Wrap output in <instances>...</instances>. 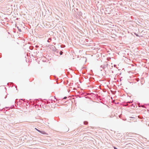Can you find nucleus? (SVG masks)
<instances>
[{"label":"nucleus","instance_id":"nucleus-29","mask_svg":"<svg viewBox=\"0 0 149 149\" xmlns=\"http://www.w3.org/2000/svg\"><path fill=\"white\" fill-rule=\"evenodd\" d=\"M17 100H15V102H16V101Z\"/></svg>","mask_w":149,"mask_h":149},{"label":"nucleus","instance_id":"nucleus-2","mask_svg":"<svg viewBox=\"0 0 149 149\" xmlns=\"http://www.w3.org/2000/svg\"><path fill=\"white\" fill-rule=\"evenodd\" d=\"M134 43L131 44V56H133V54L135 56L137 55V52H138L137 47L136 46H134Z\"/></svg>","mask_w":149,"mask_h":149},{"label":"nucleus","instance_id":"nucleus-28","mask_svg":"<svg viewBox=\"0 0 149 149\" xmlns=\"http://www.w3.org/2000/svg\"><path fill=\"white\" fill-rule=\"evenodd\" d=\"M81 13H80L79 14V15H81Z\"/></svg>","mask_w":149,"mask_h":149},{"label":"nucleus","instance_id":"nucleus-17","mask_svg":"<svg viewBox=\"0 0 149 149\" xmlns=\"http://www.w3.org/2000/svg\"><path fill=\"white\" fill-rule=\"evenodd\" d=\"M134 77V76L133 75L131 76V80L132 79H133V78Z\"/></svg>","mask_w":149,"mask_h":149},{"label":"nucleus","instance_id":"nucleus-3","mask_svg":"<svg viewBox=\"0 0 149 149\" xmlns=\"http://www.w3.org/2000/svg\"><path fill=\"white\" fill-rule=\"evenodd\" d=\"M139 32V31H138L137 32L132 31L131 32V39H132L133 40H134L135 37L141 36H140L138 34Z\"/></svg>","mask_w":149,"mask_h":149},{"label":"nucleus","instance_id":"nucleus-8","mask_svg":"<svg viewBox=\"0 0 149 149\" xmlns=\"http://www.w3.org/2000/svg\"><path fill=\"white\" fill-rule=\"evenodd\" d=\"M105 68V66L104 65H102L100 66V70L102 71L103 70H104Z\"/></svg>","mask_w":149,"mask_h":149},{"label":"nucleus","instance_id":"nucleus-9","mask_svg":"<svg viewBox=\"0 0 149 149\" xmlns=\"http://www.w3.org/2000/svg\"><path fill=\"white\" fill-rule=\"evenodd\" d=\"M33 103L35 104V103L38 105V104H40L41 102V101L38 100H35V101H33Z\"/></svg>","mask_w":149,"mask_h":149},{"label":"nucleus","instance_id":"nucleus-4","mask_svg":"<svg viewBox=\"0 0 149 149\" xmlns=\"http://www.w3.org/2000/svg\"><path fill=\"white\" fill-rule=\"evenodd\" d=\"M138 118H137V116L135 117L131 116V121L132 120L133 122H137ZM132 121H131V123Z\"/></svg>","mask_w":149,"mask_h":149},{"label":"nucleus","instance_id":"nucleus-5","mask_svg":"<svg viewBox=\"0 0 149 149\" xmlns=\"http://www.w3.org/2000/svg\"><path fill=\"white\" fill-rule=\"evenodd\" d=\"M131 65L133 67V68L132 69V70H131V73H134V72L135 71V70H136V65H134L133 64H131Z\"/></svg>","mask_w":149,"mask_h":149},{"label":"nucleus","instance_id":"nucleus-14","mask_svg":"<svg viewBox=\"0 0 149 149\" xmlns=\"http://www.w3.org/2000/svg\"><path fill=\"white\" fill-rule=\"evenodd\" d=\"M88 122L87 121H84V124L85 125H87L88 124Z\"/></svg>","mask_w":149,"mask_h":149},{"label":"nucleus","instance_id":"nucleus-30","mask_svg":"<svg viewBox=\"0 0 149 149\" xmlns=\"http://www.w3.org/2000/svg\"><path fill=\"white\" fill-rule=\"evenodd\" d=\"M116 66V65H114V67H115V66Z\"/></svg>","mask_w":149,"mask_h":149},{"label":"nucleus","instance_id":"nucleus-20","mask_svg":"<svg viewBox=\"0 0 149 149\" xmlns=\"http://www.w3.org/2000/svg\"><path fill=\"white\" fill-rule=\"evenodd\" d=\"M18 30L20 32H21V29H18Z\"/></svg>","mask_w":149,"mask_h":149},{"label":"nucleus","instance_id":"nucleus-22","mask_svg":"<svg viewBox=\"0 0 149 149\" xmlns=\"http://www.w3.org/2000/svg\"><path fill=\"white\" fill-rule=\"evenodd\" d=\"M114 149H118L116 147H114Z\"/></svg>","mask_w":149,"mask_h":149},{"label":"nucleus","instance_id":"nucleus-18","mask_svg":"<svg viewBox=\"0 0 149 149\" xmlns=\"http://www.w3.org/2000/svg\"><path fill=\"white\" fill-rule=\"evenodd\" d=\"M54 99L56 100V101H55V100H53V101H54V102H56L57 101V100L56 99V98L55 96L54 97Z\"/></svg>","mask_w":149,"mask_h":149},{"label":"nucleus","instance_id":"nucleus-16","mask_svg":"<svg viewBox=\"0 0 149 149\" xmlns=\"http://www.w3.org/2000/svg\"><path fill=\"white\" fill-rule=\"evenodd\" d=\"M63 53V52L62 51H60V55H62Z\"/></svg>","mask_w":149,"mask_h":149},{"label":"nucleus","instance_id":"nucleus-10","mask_svg":"<svg viewBox=\"0 0 149 149\" xmlns=\"http://www.w3.org/2000/svg\"><path fill=\"white\" fill-rule=\"evenodd\" d=\"M35 129L38 132L40 133H41L43 134H46V132H45L43 131H41L36 128H35Z\"/></svg>","mask_w":149,"mask_h":149},{"label":"nucleus","instance_id":"nucleus-21","mask_svg":"<svg viewBox=\"0 0 149 149\" xmlns=\"http://www.w3.org/2000/svg\"><path fill=\"white\" fill-rule=\"evenodd\" d=\"M121 115H120L119 116V117L120 118H121Z\"/></svg>","mask_w":149,"mask_h":149},{"label":"nucleus","instance_id":"nucleus-12","mask_svg":"<svg viewBox=\"0 0 149 149\" xmlns=\"http://www.w3.org/2000/svg\"><path fill=\"white\" fill-rule=\"evenodd\" d=\"M132 102L131 101V109H134L135 108L136 105H134V104H132Z\"/></svg>","mask_w":149,"mask_h":149},{"label":"nucleus","instance_id":"nucleus-23","mask_svg":"<svg viewBox=\"0 0 149 149\" xmlns=\"http://www.w3.org/2000/svg\"><path fill=\"white\" fill-rule=\"evenodd\" d=\"M36 48H38V45H36Z\"/></svg>","mask_w":149,"mask_h":149},{"label":"nucleus","instance_id":"nucleus-11","mask_svg":"<svg viewBox=\"0 0 149 149\" xmlns=\"http://www.w3.org/2000/svg\"><path fill=\"white\" fill-rule=\"evenodd\" d=\"M131 145H132L133 146H134L133 145V144H132V143H133L134 144V145L135 146H136V145L133 142H135L133 141V140H134L135 141H136L134 139H133V138H131Z\"/></svg>","mask_w":149,"mask_h":149},{"label":"nucleus","instance_id":"nucleus-13","mask_svg":"<svg viewBox=\"0 0 149 149\" xmlns=\"http://www.w3.org/2000/svg\"><path fill=\"white\" fill-rule=\"evenodd\" d=\"M122 119L123 120H127V121L129 122H130V119H127V118H126L125 119H123V118H122Z\"/></svg>","mask_w":149,"mask_h":149},{"label":"nucleus","instance_id":"nucleus-25","mask_svg":"<svg viewBox=\"0 0 149 149\" xmlns=\"http://www.w3.org/2000/svg\"><path fill=\"white\" fill-rule=\"evenodd\" d=\"M127 94L128 95V96H129L130 97V95H128V94H127Z\"/></svg>","mask_w":149,"mask_h":149},{"label":"nucleus","instance_id":"nucleus-19","mask_svg":"<svg viewBox=\"0 0 149 149\" xmlns=\"http://www.w3.org/2000/svg\"><path fill=\"white\" fill-rule=\"evenodd\" d=\"M67 98V97H65L63 98V99H65Z\"/></svg>","mask_w":149,"mask_h":149},{"label":"nucleus","instance_id":"nucleus-1","mask_svg":"<svg viewBox=\"0 0 149 149\" xmlns=\"http://www.w3.org/2000/svg\"><path fill=\"white\" fill-rule=\"evenodd\" d=\"M137 0H131V30L132 31L137 32L139 31L138 28L137 27V24L136 22L137 21V17L136 15L135 11L136 10L133 8H132V4L134 5V1Z\"/></svg>","mask_w":149,"mask_h":149},{"label":"nucleus","instance_id":"nucleus-24","mask_svg":"<svg viewBox=\"0 0 149 149\" xmlns=\"http://www.w3.org/2000/svg\"><path fill=\"white\" fill-rule=\"evenodd\" d=\"M143 33H144V31H142L141 33H143Z\"/></svg>","mask_w":149,"mask_h":149},{"label":"nucleus","instance_id":"nucleus-27","mask_svg":"<svg viewBox=\"0 0 149 149\" xmlns=\"http://www.w3.org/2000/svg\"><path fill=\"white\" fill-rule=\"evenodd\" d=\"M7 95H6V96L5 97V98H6V97H7Z\"/></svg>","mask_w":149,"mask_h":149},{"label":"nucleus","instance_id":"nucleus-32","mask_svg":"<svg viewBox=\"0 0 149 149\" xmlns=\"http://www.w3.org/2000/svg\"><path fill=\"white\" fill-rule=\"evenodd\" d=\"M21 100H23L22 99H21Z\"/></svg>","mask_w":149,"mask_h":149},{"label":"nucleus","instance_id":"nucleus-6","mask_svg":"<svg viewBox=\"0 0 149 149\" xmlns=\"http://www.w3.org/2000/svg\"><path fill=\"white\" fill-rule=\"evenodd\" d=\"M130 102L129 101L125 103L124 104V106L125 107L127 106L128 107H129L130 105Z\"/></svg>","mask_w":149,"mask_h":149},{"label":"nucleus","instance_id":"nucleus-15","mask_svg":"<svg viewBox=\"0 0 149 149\" xmlns=\"http://www.w3.org/2000/svg\"><path fill=\"white\" fill-rule=\"evenodd\" d=\"M29 49L31 50H33V46H31L29 47Z\"/></svg>","mask_w":149,"mask_h":149},{"label":"nucleus","instance_id":"nucleus-31","mask_svg":"<svg viewBox=\"0 0 149 149\" xmlns=\"http://www.w3.org/2000/svg\"><path fill=\"white\" fill-rule=\"evenodd\" d=\"M131 148H133V147H132V146H131Z\"/></svg>","mask_w":149,"mask_h":149},{"label":"nucleus","instance_id":"nucleus-7","mask_svg":"<svg viewBox=\"0 0 149 149\" xmlns=\"http://www.w3.org/2000/svg\"><path fill=\"white\" fill-rule=\"evenodd\" d=\"M136 111L135 110H131V116L135 117V116H137L136 115L132 114L134 113H135Z\"/></svg>","mask_w":149,"mask_h":149},{"label":"nucleus","instance_id":"nucleus-26","mask_svg":"<svg viewBox=\"0 0 149 149\" xmlns=\"http://www.w3.org/2000/svg\"><path fill=\"white\" fill-rule=\"evenodd\" d=\"M68 92H69L70 91V90H68Z\"/></svg>","mask_w":149,"mask_h":149},{"label":"nucleus","instance_id":"nucleus-33","mask_svg":"<svg viewBox=\"0 0 149 149\" xmlns=\"http://www.w3.org/2000/svg\"><path fill=\"white\" fill-rule=\"evenodd\" d=\"M133 136L132 135H131V137H132Z\"/></svg>","mask_w":149,"mask_h":149}]
</instances>
